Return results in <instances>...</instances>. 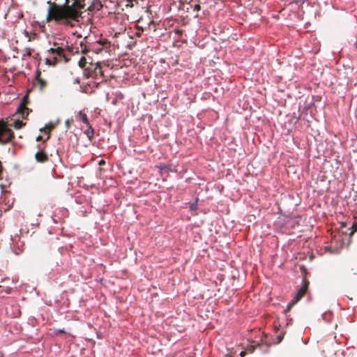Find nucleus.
Segmentation results:
<instances>
[{"instance_id":"f257e3e1","label":"nucleus","mask_w":357,"mask_h":357,"mask_svg":"<svg viewBox=\"0 0 357 357\" xmlns=\"http://www.w3.org/2000/svg\"><path fill=\"white\" fill-rule=\"evenodd\" d=\"M61 61L66 63L68 61V59L64 54L63 48L58 46L57 44L54 43V47H52L48 50L46 63L51 66H55L56 63Z\"/></svg>"},{"instance_id":"0eeeda50","label":"nucleus","mask_w":357,"mask_h":357,"mask_svg":"<svg viewBox=\"0 0 357 357\" xmlns=\"http://www.w3.org/2000/svg\"><path fill=\"white\" fill-rule=\"evenodd\" d=\"M34 85L43 91L47 86V82L40 77V73L38 72Z\"/></svg>"},{"instance_id":"a878e982","label":"nucleus","mask_w":357,"mask_h":357,"mask_svg":"<svg viewBox=\"0 0 357 357\" xmlns=\"http://www.w3.org/2000/svg\"><path fill=\"white\" fill-rule=\"evenodd\" d=\"M102 164H105V161H104V160H101V161L100 162V165H102Z\"/></svg>"},{"instance_id":"1a4fd4ad","label":"nucleus","mask_w":357,"mask_h":357,"mask_svg":"<svg viewBox=\"0 0 357 357\" xmlns=\"http://www.w3.org/2000/svg\"><path fill=\"white\" fill-rule=\"evenodd\" d=\"M87 126L88 129L84 131V134L87 136L89 139L91 141L93 138L94 130L90 124Z\"/></svg>"},{"instance_id":"b1692460","label":"nucleus","mask_w":357,"mask_h":357,"mask_svg":"<svg viewBox=\"0 0 357 357\" xmlns=\"http://www.w3.org/2000/svg\"><path fill=\"white\" fill-rule=\"evenodd\" d=\"M41 139H42V137H41L40 135H39V136H38V137H36V141H40V140H41Z\"/></svg>"},{"instance_id":"9b49d317","label":"nucleus","mask_w":357,"mask_h":357,"mask_svg":"<svg viewBox=\"0 0 357 357\" xmlns=\"http://www.w3.org/2000/svg\"><path fill=\"white\" fill-rule=\"evenodd\" d=\"M122 2L124 3L126 7L132 8L135 5L138 4V0H123Z\"/></svg>"},{"instance_id":"39448f33","label":"nucleus","mask_w":357,"mask_h":357,"mask_svg":"<svg viewBox=\"0 0 357 357\" xmlns=\"http://www.w3.org/2000/svg\"><path fill=\"white\" fill-rule=\"evenodd\" d=\"M347 297L350 300L357 299V282L349 284L347 288Z\"/></svg>"},{"instance_id":"423d86ee","label":"nucleus","mask_w":357,"mask_h":357,"mask_svg":"<svg viewBox=\"0 0 357 357\" xmlns=\"http://www.w3.org/2000/svg\"><path fill=\"white\" fill-rule=\"evenodd\" d=\"M35 158L37 162L42 163L48 161L49 159L47 154L43 149H40V151L36 153Z\"/></svg>"},{"instance_id":"f8f14e48","label":"nucleus","mask_w":357,"mask_h":357,"mask_svg":"<svg viewBox=\"0 0 357 357\" xmlns=\"http://www.w3.org/2000/svg\"><path fill=\"white\" fill-rule=\"evenodd\" d=\"M78 64H79V66L81 68H83V69L85 70L86 68H87V66H86V64H87L86 59L84 56H82L81 59L79 61Z\"/></svg>"},{"instance_id":"4468645a","label":"nucleus","mask_w":357,"mask_h":357,"mask_svg":"<svg viewBox=\"0 0 357 357\" xmlns=\"http://www.w3.org/2000/svg\"><path fill=\"white\" fill-rule=\"evenodd\" d=\"M12 288L9 287H4L2 285H0V294L5 292L6 294H10L11 292Z\"/></svg>"},{"instance_id":"aec40b11","label":"nucleus","mask_w":357,"mask_h":357,"mask_svg":"<svg viewBox=\"0 0 357 357\" xmlns=\"http://www.w3.org/2000/svg\"><path fill=\"white\" fill-rule=\"evenodd\" d=\"M26 54L29 55V56H31V50L30 48H26Z\"/></svg>"},{"instance_id":"393cba45","label":"nucleus","mask_w":357,"mask_h":357,"mask_svg":"<svg viewBox=\"0 0 357 357\" xmlns=\"http://www.w3.org/2000/svg\"><path fill=\"white\" fill-rule=\"evenodd\" d=\"M74 82L77 83V84H79V79L78 78L75 79Z\"/></svg>"},{"instance_id":"f03ea898","label":"nucleus","mask_w":357,"mask_h":357,"mask_svg":"<svg viewBox=\"0 0 357 357\" xmlns=\"http://www.w3.org/2000/svg\"><path fill=\"white\" fill-rule=\"evenodd\" d=\"M15 135L3 120H0V144H6L12 141Z\"/></svg>"},{"instance_id":"dca6fc26","label":"nucleus","mask_w":357,"mask_h":357,"mask_svg":"<svg viewBox=\"0 0 357 357\" xmlns=\"http://www.w3.org/2000/svg\"><path fill=\"white\" fill-rule=\"evenodd\" d=\"M351 229V231L349 235L352 236L354 234V232H356L357 231V222H354L352 225Z\"/></svg>"},{"instance_id":"5701e85b","label":"nucleus","mask_w":357,"mask_h":357,"mask_svg":"<svg viewBox=\"0 0 357 357\" xmlns=\"http://www.w3.org/2000/svg\"><path fill=\"white\" fill-rule=\"evenodd\" d=\"M255 349V347L253 346H251L250 347V349H248V350H249L250 352H252Z\"/></svg>"},{"instance_id":"2eb2a0df","label":"nucleus","mask_w":357,"mask_h":357,"mask_svg":"<svg viewBox=\"0 0 357 357\" xmlns=\"http://www.w3.org/2000/svg\"><path fill=\"white\" fill-rule=\"evenodd\" d=\"M24 125H25V123H24L22 121H20V120L15 121L14 123V127L15 129H20Z\"/></svg>"},{"instance_id":"20e7f679","label":"nucleus","mask_w":357,"mask_h":357,"mask_svg":"<svg viewBox=\"0 0 357 357\" xmlns=\"http://www.w3.org/2000/svg\"><path fill=\"white\" fill-rule=\"evenodd\" d=\"M309 284V280L306 277H304L302 282V287L298 289L293 301L287 305V311H289L291 308L293 307V305L298 303L304 296V295L306 294L307 291Z\"/></svg>"},{"instance_id":"ddd939ff","label":"nucleus","mask_w":357,"mask_h":357,"mask_svg":"<svg viewBox=\"0 0 357 357\" xmlns=\"http://www.w3.org/2000/svg\"><path fill=\"white\" fill-rule=\"evenodd\" d=\"M55 128V125L53 123H48L45 126L44 128V131L45 132L50 133L52 130H54Z\"/></svg>"},{"instance_id":"a211bd4d","label":"nucleus","mask_w":357,"mask_h":357,"mask_svg":"<svg viewBox=\"0 0 357 357\" xmlns=\"http://www.w3.org/2000/svg\"><path fill=\"white\" fill-rule=\"evenodd\" d=\"M193 9L194 10H196V11H199L201 10V6L199 4H195L194 6H193Z\"/></svg>"},{"instance_id":"6ab92c4d","label":"nucleus","mask_w":357,"mask_h":357,"mask_svg":"<svg viewBox=\"0 0 357 357\" xmlns=\"http://www.w3.org/2000/svg\"><path fill=\"white\" fill-rule=\"evenodd\" d=\"M24 33H25V34H26V36L29 38H28V40H29V41H31V36H29V32H27L26 31H24Z\"/></svg>"},{"instance_id":"6e6552de","label":"nucleus","mask_w":357,"mask_h":357,"mask_svg":"<svg viewBox=\"0 0 357 357\" xmlns=\"http://www.w3.org/2000/svg\"><path fill=\"white\" fill-rule=\"evenodd\" d=\"M17 112L21 114L22 117H24V116H27L28 112V108L26 107V102H25V98H24L22 102L20 105V107L17 108Z\"/></svg>"},{"instance_id":"f3484780","label":"nucleus","mask_w":357,"mask_h":357,"mask_svg":"<svg viewBox=\"0 0 357 357\" xmlns=\"http://www.w3.org/2000/svg\"><path fill=\"white\" fill-rule=\"evenodd\" d=\"M88 51L86 45H84L82 43H80V52L83 54L86 53Z\"/></svg>"},{"instance_id":"4be33fe9","label":"nucleus","mask_w":357,"mask_h":357,"mask_svg":"<svg viewBox=\"0 0 357 357\" xmlns=\"http://www.w3.org/2000/svg\"><path fill=\"white\" fill-rule=\"evenodd\" d=\"M284 335H280L278 336V342H280L283 339Z\"/></svg>"},{"instance_id":"7ed1b4c3","label":"nucleus","mask_w":357,"mask_h":357,"mask_svg":"<svg viewBox=\"0 0 357 357\" xmlns=\"http://www.w3.org/2000/svg\"><path fill=\"white\" fill-rule=\"evenodd\" d=\"M84 74L87 78L98 79L99 77H104V73L100 63H90L87 68H86Z\"/></svg>"},{"instance_id":"bb28decb","label":"nucleus","mask_w":357,"mask_h":357,"mask_svg":"<svg viewBox=\"0 0 357 357\" xmlns=\"http://www.w3.org/2000/svg\"><path fill=\"white\" fill-rule=\"evenodd\" d=\"M68 50H69V51H70V52H73V48H69Z\"/></svg>"},{"instance_id":"412c9836","label":"nucleus","mask_w":357,"mask_h":357,"mask_svg":"<svg viewBox=\"0 0 357 357\" xmlns=\"http://www.w3.org/2000/svg\"><path fill=\"white\" fill-rule=\"evenodd\" d=\"M245 355H246V351H242L240 353V356H241V357H244Z\"/></svg>"},{"instance_id":"9d476101","label":"nucleus","mask_w":357,"mask_h":357,"mask_svg":"<svg viewBox=\"0 0 357 357\" xmlns=\"http://www.w3.org/2000/svg\"><path fill=\"white\" fill-rule=\"evenodd\" d=\"M79 119L82 121L84 123H85L86 126H89V121L87 118V116L85 113L83 112H79L78 114Z\"/></svg>"}]
</instances>
